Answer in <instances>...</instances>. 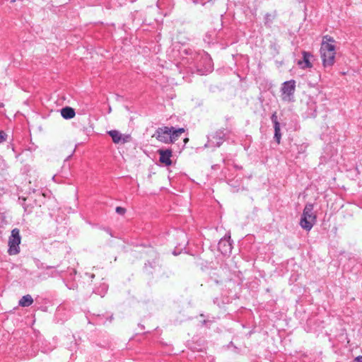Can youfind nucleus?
<instances>
[{
	"label": "nucleus",
	"mask_w": 362,
	"mask_h": 362,
	"mask_svg": "<svg viewBox=\"0 0 362 362\" xmlns=\"http://www.w3.org/2000/svg\"><path fill=\"white\" fill-rule=\"evenodd\" d=\"M333 37L325 35L323 37L320 47V55L325 68H331L335 62L336 49Z\"/></svg>",
	"instance_id": "obj_1"
},
{
	"label": "nucleus",
	"mask_w": 362,
	"mask_h": 362,
	"mask_svg": "<svg viewBox=\"0 0 362 362\" xmlns=\"http://www.w3.org/2000/svg\"><path fill=\"white\" fill-rule=\"evenodd\" d=\"M313 208V204H306L300 221V226L308 231L311 230L317 219Z\"/></svg>",
	"instance_id": "obj_2"
},
{
	"label": "nucleus",
	"mask_w": 362,
	"mask_h": 362,
	"mask_svg": "<svg viewBox=\"0 0 362 362\" xmlns=\"http://www.w3.org/2000/svg\"><path fill=\"white\" fill-rule=\"evenodd\" d=\"M21 237L18 228H13L11 230V235L8 238V253L10 255H17L20 252L19 245L21 243Z\"/></svg>",
	"instance_id": "obj_3"
},
{
	"label": "nucleus",
	"mask_w": 362,
	"mask_h": 362,
	"mask_svg": "<svg viewBox=\"0 0 362 362\" xmlns=\"http://www.w3.org/2000/svg\"><path fill=\"white\" fill-rule=\"evenodd\" d=\"M295 91V80L291 79L284 82L281 88V99L284 101H293Z\"/></svg>",
	"instance_id": "obj_4"
},
{
	"label": "nucleus",
	"mask_w": 362,
	"mask_h": 362,
	"mask_svg": "<svg viewBox=\"0 0 362 362\" xmlns=\"http://www.w3.org/2000/svg\"><path fill=\"white\" fill-rule=\"evenodd\" d=\"M170 127H158L153 136L156 139L164 144H172V139H170Z\"/></svg>",
	"instance_id": "obj_5"
},
{
	"label": "nucleus",
	"mask_w": 362,
	"mask_h": 362,
	"mask_svg": "<svg viewBox=\"0 0 362 362\" xmlns=\"http://www.w3.org/2000/svg\"><path fill=\"white\" fill-rule=\"evenodd\" d=\"M232 243L230 242V235H226L218 243V250L223 255L230 253L232 251Z\"/></svg>",
	"instance_id": "obj_6"
},
{
	"label": "nucleus",
	"mask_w": 362,
	"mask_h": 362,
	"mask_svg": "<svg viewBox=\"0 0 362 362\" xmlns=\"http://www.w3.org/2000/svg\"><path fill=\"white\" fill-rule=\"evenodd\" d=\"M107 134L115 144H125L130 141L132 139L129 134H122L117 130H110Z\"/></svg>",
	"instance_id": "obj_7"
},
{
	"label": "nucleus",
	"mask_w": 362,
	"mask_h": 362,
	"mask_svg": "<svg viewBox=\"0 0 362 362\" xmlns=\"http://www.w3.org/2000/svg\"><path fill=\"white\" fill-rule=\"evenodd\" d=\"M158 153L160 156L159 161L166 166H170L172 164L171 157L173 151L171 149H158Z\"/></svg>",
	"instance_id": "obj_8"
},
{
	"label": "nucleus",
	"mask_w": 362,
	"mask_h": 362,
	"mask_svg": "<svg viewBox=\"0 0 362 362\" xmlns=\"http://www.w3.org/2000/svg\"><path fill=\"white\" fill-rule=\"evenodd\" d=\"M226 133L224 129H218L212 136L210 142L214 146L219 147L225 140Z\"/></svg>",
	"instance_id": "obj_9"
},
{
	"label": "nucleus",
	"mask_w": 362,
	"mask_h": 362,
	"mask_svg": "<svg viewBox=\"0 0 362 362\" xmlns=\"http://www.w3.org/2000/svg\"><path fill=\"white\" fill-rule=\"evenodd\" d=\"M170 139H172V143H174L185 132V129L184 128L176 129L174 127H170Z\"/></svg>",
	"instance_id": "obj_10"
},
{
	"label": "nucleus",
	"mask_w": 362,
	"mask_h": 362,
	"mask_svg": "<svg viewBox=\"0 0 362 362\" xmlns=\"http://www.w3.org/2000/svg\"><path fill=\"white\" fill-rule=\"evenodd\" d=\"M61 115L64 119H69L75 116V111L71 107H65L61 110Z\"/></svg>",
	"instance_id": "obj_11"
},
{
	"label": "nucleus",
	"mask_w": 362,
	"mask_h": 362,
	"mask_svg": "<svg viewBox=\"0 0 362 362\" xmlns=\"http://www.w3.org/2000/svg\"><path fill=\"white\" fill-rule=\"evenodd\" d=\"M33 303L32 296L29 294L23 296L18 302V305L21 307H28Z\"/></svg>",
	"instance_id": "obj_12"
},
{
	"label": "nucleus",
	"mask_w": 362,
	"mask_h": 362,
	"mask_svg": "<svg viewBox=\"0 0 362 362\" xmlns=\"http://www.w3.org/2000/svg\"><path fill=\"white\" fill-rule=\"evenodd\" d=\"M276 17V11H274L273 13H266L264 16V25L267 28H271L273 21L275 19Z\"/></svg>",
	"instance_id": "obj_13"
},
{
	"label": "nucleus",
	"mask_w": 362,
	"mask_h": 362,
	"mask_svg": "<svg viewBox=\"0 0 362 362\" xmlns=\"http://www.w3.org/2000/svg\"><path fill=\"white\" fill-rule=\"evenodd\" d=\"M312 54L310 52L303 51V62L304 63V66L303 68H310L312 67V63L310 61V59L312 57Z\"/></svg>",
	"instance_id": "obj_14"
},
{
	"label": "nucleus",
	"mask_w": 362,
	"mask_h": 362,
	"mask_svg": "<svg viewBox=\"0 0 362 362\" xmlns=\"http://www.w3.org/2000/svg\"><path fill=\"white\" fill-rule=\"evenodd\" d=\"M274 139H275L276 143L278 144H279L281 142V138L280 124H276V126H274Z\"/></svg>",
	"instance_id": "obj_15"
},
{
	"label": "nucleus",
	"mask_w": 362,
	"mask_h": 362,
	"mask_svg": "<svg viewBox=\"0 0 362 362\" xmlns=\"http://www.w3.org/2000/svg\"><path fill=\"white\" fill-rule=\"evenodd\" d=\"M271 119L272 123L274 124V126H276V124H280V123L278 121L276 112H274L272 115L271 116Z\"/></svg>",
	"instance_id": "obj_16"
},
{
	"label": "nucleus",
	"mask_w": 362,
	"mask_h": 362,
	"mask_svg": "<svg viewBox=\"0 0 362 362\" xmlns=\"http://www.w3.org/2000/svg\"><path fill=\"white\" fill-rule=\"evenodd\" d=\"M115 211L120 215H124L126 212V209L122 206H117Z\"/></svg>",
	"instance_id": "obj_17"
},
{
	"label": "nucleus",
	"mask_w": 362,
	"mask_h": 362,
	"mask_svg": "<svg viewBox=\"0 0 362 362\" xmlns=\"http://www.w3.org/2000/svg\"><path fill=\"white\" fill-rule=\"evenodd\" d=\"M6 136L7 135L4 131H0V144L6 140Z\"/></svg>",
	"instance_id": "obj_18"
},
{
	"label": "nucleus",
	"mask_w": 362,
	"mask_h": 362,
	"mask_svg": "<svg viewBox=\"0 0 362 362\" xmlns=\"http://www.w3.org/2000/svg\"><path fill=\"white\" fill-rule=\"evenodd\" d=\"M356 362H362V356H358L355 358Z\"/></svg>",
	"instance_id": "obj_19"
},
{
	"label": "nucleus",
	"mask_w": 362,
	"mask_h": 362,
	"mask_svg": "<svg viewBox=\"0 0 362 362\" xmlns=\"http://www.w3.org/2000/svg\"><path fill=\"white\" fill-rule=\"evenodd\" d=\"M4 107V104L3 103H0V107Z\"/></svg>",
	"instance_id": "obj_20"
},
{
	"label": "nucleus",
	"mask_w": 362,
	"mask_h": 362,
	"mask_svg": "<svg viewBox=\"0 0 362 362\" xmlns=\"http://www.w3.org/2000/svg\"><path fill=\"white\" fill-rule=\"evenodd\" d=\"M54 267H47V269L53 268Z\"/></svg>",
	"instance_id": "obj_21"
}]
</instances>
